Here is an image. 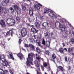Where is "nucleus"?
<instances>
[{
	"instance_id": "1a4fd4ad",
	"label": "nucleus",
	"mask_w": 74,
	"mask_h": 74,
	"mask_svg": "<svg viewBox=\"0 0 74 74\" xmlns=\"http://www.w3.org/2000/svg\"><path fill=\"white\" fill-rule=\"evenodd\" d=\"M58 22L59 23L60 30H61L62 32H63L65 31V29L66 27V25H61L59 21H58Z\"/></svg>"
},
{
	"instance_id": "ddd939ff",
	"label": "nucleus",
	"mask_w": 74,
	"mask_h": 74,
	"mask_svg": "<svg viewBox=\"0 0 74 74\" xmlns=\"http://www.w3.org/2000/svg\"><path fill=\"white\" fill-rule=\"evenodd\" d=\"M57 72H59V71H61V72H63L64 70V68L63 67L59 66L57 67Z\"/></svg>"
},
{
	"instance_id": "cd10ccee",
	"label": "nucleus",
	"mask_w": 74,
	"mask_h": 74,
	"mask_svg": "<svg viewBox=\"0 0 74 74\" xmlns=\"http://www.w3.org/2000/svg\"><path fill=\"white\" fill-rule=\"evenodd\" d=\"M64 51V49H63L62 48H59V51L60 52V53H63Z\"/></svg>"
},
{
	"instance_id": "c03bdc74",
	"label": "nucleus",
	"mask_w": 74,
	"mask_h": 74,
	"mask_svg": "<svg viewBox=\"0 0 74 74\" xmlns=\"http://www.w3.org/2000/svg\"><path fill=\"white\" fill-rule=\"evenodd\" d=\"M3 8L2 7H1V6L0 7V10H2V11H3Z\"/></svg>"
},
{
	"instance_id": "2f4dec72",
	"label": "nucleus",
	"mask_w": 74,
	"mask_h": 74,
	"mask_svg": "<svg viewBox=\"0 0 74 74\" xmlns=\"http://www.w3.org/2000/svg\"><path fill=\"white\" fill-rule=\"evenodd\" d=\"M42 44L44 45H45V41L44 40V39H42Z\"/></svg>"
},
{
	"instance_id": "473e14b6",
	"label": "nucleus",
	"mask_w": 74,
	"mask_h": 74,
	"mask_svg": "<svg viewBox=\"0 0 74 74\" xmlns=\"http://www.w3.org/2000/svg\"><path fill=\"white\" fill-rule=\"evenodd\" d=\"M0 45L2 47H4V45L3 44V42H2V41H0Z\"/></svg>"
},
{
	"instance_id": "8fccbe9b",
	"label": "nucleus",
	"mask_w": 74,
	"mask_h": 74,
	"mask_svg": "<svg viewBox=\"0 0 74 74\" xmlns=\"http://www.w3.org/2000/svg\"><path fill=\"white\" fill-rule=\"evenodd\" d=\"M64 50H65V51H67V49L66 48H64Z\"/></svg>"
},
{
	"instance_id": "ea45409f",
	"label": "nucleus",
	"mask_w": 74,
	"mask_h": 74,
	"mask_svg": "<svg viewBox=\"0 0 74 74\" xmlns=\"http://www.w3.org/2000/svg\"><path fill=\"white\" fill-rule=\"evenodd\" d=\"M40 66L42 71H44V67L43 66H42V65H41Z\"/></svg>"
},
{
	"instance_id": "4be33fe9",
	"label": "nucleus",
	"mask_w": 74,
	"mask_h": 74,
	"mask_svg": "<svg viewBox=\"0 0 74 74\" xmlns=\"http://www.w3.org/2000/svg\"><path fill=\"white\" fill-rule=\"evenodd\" d=\"M9 10H10V11L11 12V14H14L15 12L14 10V9H13L12 7L10 8Z\"/></svg>"
},
{
	"instance_id": "20e7f679",
	"label": "nucleus",
	"mask_w": 74,
	"mask_h": 74,
	"mask_svg": "<svg viewBox=\"0 0 74 74\" xmlns=\"http://www.w3.org/2000/svg\"><path fill=\"white\" fill-rule=\"evenodd\" d=\"M7 23L9 26H12L13 25H15V21L14 19L11 18H9L7 19Z\"/></svg>"
},
{
	"instance_id": "052dcab7",
	"label": "nucleus",
	"mask_w": 74,
	"mask_h": 74,
	"mask_svg": "<svg viewBox=\"0 0 74 74\" xmlns=\"http://www.w3.org/2000/svg\"><path fill=\"white\" fill-rule=\"evenodd\" d=\"M71 55H73V56H74V53H72Z\"/></svg>"
},
{
	"instance_id": "5701e85b",
	"label": "nucleus",
	"mask_w": 74,
	"mask_h": 74,
	"mask_svg": "<svg viewBox=\"0 0 74 74\" xmlns=\"http://www.w3.org/2000/svg\"><path fill=\"white\" fill-rule=\"evenodd\" d=\"M29 47L31 48V49H32V50H33V51H34V50L35 49V48H34V46L32 44H29Z\"/></svg>"
},
{
	"instance_id": "c9c22d12",
	"label": "nucleus",
	"mask_w": 74,
	"mask_h": 74,
	"mask_svg": "<svg viewBox=\"0 0 74 74\" xmlns=\"http://www.w3.org/2000/svg\"><path fill=\"white\" fill-rule=\"evenodd\" d=\"M48 65L49 66L48 68H47V69L49 70H51V68H50V65L49 63H48Z\"/></svg>"
},
{
	"instance_id": "e433bc0d",
	"label": "nucleus",
	"mask_w": 74,
	"mask_h": 74,
	"mask_svg": "<svg viewBox=\"0 0 74 74\" xmlns=\"http://www.w3.org/2000/svg\"><path fill=\"white\" fill-rule=\"evenodd\" d=\"M22 42V40L21 39H19L18 40V43L19 44H21V42Z\"/></svg>"
},
{
	"instance_id": "bb28decb",
	"label": "nucleus",
	"mask_w": 74,
	"mask_h": 74,
	"mask_svg": "<svg viewBox=\"0 0 74 74\" xmlns=\"http://www.w3.org/2000/svg\"><path fill=\"white\" fill-rule=\"evenodd\" d=\"M35 2V4L34 5H39V6H42L41 4L40 3H38V2L37 1H34Z\"/></svg>"
},
{
	"instance_id": "603ef678",
	"label": "nucleus",
	"mask_w": 74,
	"mask_h": 74,
	"mask_svg": "<svg viewBox=\"0 0 74 74\" xmlns=\"http://www.w3.org/2000/svg\"><path fill=\"white\" fill-rule=\"evenodd\" d=\"M22 50L23 51H26V50H25V49H22Z\"/></svg>"
},
{
	"instance_id": "a211bd4d",
	"label": "nucleus",
	"mask_w": 74,
	"mask_h": 74,
	"mask_svg": "<svg viewBox=\"0 0 74 74\" xmlns=\"http://www.w3.org/2000/svg\"><path fill=\"white\" fill-rule=\"evenodd\" d=\"M52 58L53 60H52L54 63H55V60L56 59V55L54 53H53L52 54Z\"/></svg>"
},
{
	"instance_id": "39448f33",
	"label": "nucleus",
	"mask_w": 74,
	"mask_h": 74,
	"mask_svg": "<svg viewBox=\"0 0 74 74\" xmlns=\"http://www.w3.org/2000/svg\"><path fill=\"white\" fill-rule=\"evenodd\" d=\"M21 33L22 37L26 36V35H27V29L25 27H23L22 29L21 30Z\"/></svg>"
},
{
	"instance_id": "58836bf2",
	"label": "nucleus",
	"mask_w": 74,
	"mask_h": 74,
	"mask_svg": "<svg viewBox=\"0 0 74 74\" xmlns=\"http://www.w3.org/2000/svg\"><path fill=\"white\" fill-rule=\"evenodd\" d=\"M16 19L17 21H20V20L21 19V18L19 17H17L16 18Z\"/></svg>"
},
{
	"instance_id": "72a5a7b5",
	"label": "nucleus",
	"mask_w": 74,
	"mask_h": 74,
	"mask_svg": "<svg viewBox=\"0 0 74 74\" xmlns=\"http://www.w3.org/2000/svg\"><path fill=\"white\" fill-rule=\"evenodd\" d=\"M45 53L46 54V55H49V51L48 50L45 51Z\"/></svg>"
},
{
	"instance_id": "e2e57ef3",
	"label": "nucleus",
	"mask_w": 74,
	"mask_h": 74,
	"mask_svg": "<svg viewBox=\"0 0 74 74\" xmlns=\"http://www.w3.org/2000/svg\"><path fill=\"white\" fill-rule=\"evenodd\" d=\"M29 40H31V41H32V39L29 38Z\"/></svg>"
},
{
	"instance_id": "bf43d9fd",
	"label": "nucleus",
	"mask_w": 74,
	"mask_h": 74,
	"mask_svg": "<svg viewBox=\"0 0 74 74\" xmlns=\"http://www.w3.org/2000/svg\"><path fill=\"white\" fill-rule=\"evenodd\" d=\"M71 67L70 66H69V70H70V69H71Z\"/></svg>"
},
{
	"instance_id": "de8ad7c7",
	"label": "nucleus",
	"mask_w": 74,
	"mask_h": 74,
	"mask_svg": "<svg viewBox=\"0 0 74 74\" xmlns=\"http://www.w3.org/2000/svg\"><path fill=\"white\" fill-rule=\"evenodd\" d=\"M10 72L11 74H14V73H13V72H12V71L11 70H10Z\"/></svg>"
},
{
	"instance_id": "4468645a",
	"label": "nucleus",
	"mask_w": 74,
	"mask_h": 74,
	"mask_svg": "<svg viewBox=\"0 0 74 74\" xmlns=\"http://www.w3.org/2000/svg\"><path fill=\"white\" fill-rule=\"evenodd\" d=\"M17 56L19 58L20 60L23 59V58H24L23 55L21 53H18L17 54Z\"/></svg>"
},
{
	"instance_id": "5fc2aeb1",
	"label": "nucleus",
	"mask_w": 74,
	"mask_h": 74,
	"mask_svg": "<svg viewBox=\"0 0 74 74\" xmlns=\"http://www.w3.org/2000/svg\"><path fill=\"white\" fill-rule=\"evenodd\" d=\"M48 33L46 34L45 35L46 37H47L48 36Z\"/></svg>"
},
{
	"instance_id": "aec40b11",
	"label": "nucleus",
	"mask_w": 74,
	"mask_h": 74,
	"mask_svg": "<svg viewBox=\"0 0 74 74\" xmlns=\"http://www.w3.org/2000/svg\"><path fill=\"white\" fill-rule=\"evenodd\" d=\"M8 56L9 57H10V59H12L13 60H15L14 58V57H13V54H12V53H11L10 54H9Z\"/></svg>"
},
{
	"instance_id": "09e8293b",
	"label": "nucleus",
	"mask_w": 74,
	"mask_h": 74,
	"mask_svg": "<svg viewBox=\"0 0 74 74\" xmlns=\"http://www.w3.org/2000/svg\"><path fill=\"white\" fill-rule=\"evenodd\" d=\"M62 45H63V47H64V46H65V45L64 44V43H63L62 44Z\"/></svg>"
},
{
	"instance_id": "a19ab883",
	"label": "nucleus",
	"mask_w": 74,
	"mask_h": 74,
	"mask_svg": "<svg viewBox=\"0 0 74 74\" xmlns=\"http://www.w3.org/2000/svg\"><path fill=\"white\" fill-rule=\"evenodd\" d=\"M71 42H72V44H74V39L73 38L71 39Z\"/></svg>"
},
{
	"instance_id": "774afa93",
	"label": "nucleus",
	"mask_w": 74,
	"mask_h": 74,
	"mask_svg": "<svg viewBox=\"0 0 74 74\" xmlns=\"http://www.w3.org/2000/svg\"><path fill=\"white\" fill-rule=\"evenodd\" d=\"M1 36V35H0V37Z\"/></svg>"
},
{
	"instance_id": "7c9ffc66",
	"label": "nucleus",
	"mask_w": 74,
	"mask_h": 74,
	"mask_svg": "<svg viewBox=\"0 0 74 74\" xmlns=\"http://www.w3.org/2000/svg\"><path fill=\"white\" fill-rule=\"evenodd\" d=\"M26 10V7L25 6H22V10L23 11H25Z\"/></svg>"
},
{
	"instance_id": "f8f14e48",
	"label": "nucleus",
	"mask_w": 74,
	"mask_h": 74,
	"mask_svg": "<svg viewBox=\"0 0 74 74\" xmlns=\"http://www.w3.org/2000/svg\"><path fill=\"white\" fill-rule=\"evenodd\" d=\"M33 8H30L29 9V14L30 17L33 16Z\"/></svg>"
},
{
	"instance_id": "423d86ee",
	"label": "nucleus",
	"mask_w": 74,
	"mask_h": 74,
	"mask_svg": "<svg viewBox=\"0 0 74 74\" xmlns=\"http://www.w3.org/2000/svg\"><path fill=\"white\" fill-rule=\"evenodd\" d=\"M34 63L36 66L37 70H36L37 71V74H42L40 71V65L38 64V62L37 60L34 61Z\"/></svg>"
},
{
	"instance_id": "338daca9",
	"label": "nucleus",
	"mask_w": 74,
	"mask_h": 74,
	"mask_svg": "<svg viewBox=\"0 0 74 74\" xmlns=\"http://www.w3.org/2000/svg\"><path fill=\"white\" fill-rule=\"evenodd\" d=\"M55 27H56V28H57L56 27V26H55Z\"/></svg>"
},
{
	"instance_id": "412c9836",
	"label": "nucleus",
	"mask_w": 74,
	"mask_h": 74,
	"mask_svg": "<svg viewBox=\"0 0 74 74\" xmlns=\"http://www.w3.org/2000/svg\"><path fill=\"white\" fill-rule=\"evenodd\" d=\"M36 44H38L39 47H41V44H40V40L38 39L37 40H36Z\"/></svg>"
},
{
	"instance_id": "864d4df0",
	"label": "nucleus",
	"mask_w": 74,
	"mask_h": 74,
	"mask_svg": "<svg viewBox=\"0 0 74 74\" xmlns=\"http://www.w3.org/2000/svg\"><path fill=\"white\" fill-rule=\"evenodd\" d=\"M61 21L62 23H64V21L62 20H61Z\"/></svg>"
},
{
	"instance_id": "dca6fc26",
	"label": "nucleus",
	"mask_w": 74,
	"mask_h": 74,
	"mask_svg": "<svg viewBox=\"0 0 74 74\" xmlns=\"http://www.w3.org/2000/svg\"><path fill=\"white\" fill-rule=\"evenodd\" d=\"M31 30L32 32H33L34 34L37 33V32H38V30H36V29L34 27H32V28H31Z\"/></svg>"
},
{
	"instance_id": "a878e982",
	"label": "nucleus",
	"mask_w": 74,
	"mask_h": 74,
	"mask_svg": "<svg viewBox=\"0 0 74 74\" xmlns=\"http://www.w3.org/2000/svg\"><path fill=\"white\" fill-rule=\"evenodd\" d=\"M36 50L38 54H40V53H41V50H40V49H39L38 47H36Z\"/></svg>"
},
{
	"instance_id": "393cba45",
	"label": "nucleus",
	"mask_w": 74,
	"mask_h": 74,
	"mask_svg": "<svg viewBox=\"0 0 74 74\" xmlns=\"http://www.w3.org/2000/svg\"><path fill=\"white\" fill-rule=\"evenodd\" d=\"M36 60H38L39 62H41V60H40V56H36Z\"/></svg>"
},
{
	"instance_id": "b1692460",
	"label": "nucleus",
	"mask_w": 74,
	"mask_h": 74,
	"mask_svg": "<svg viewBox=\"0 0 74 74\" xmlns=\"http://www.w3.org/2000/svg\"><path fill=\"white\" fill-rule=\"evenodd\" d=\"M50 44V42L48 40L46 41V45L47 47H49V44Z\"/></svg>"
},
{
	"instance_id": "6ab92c4d",
	"label": "nucleus",
	"mask_w": 74,
	"mask_h": 74,
	"mask_svg": "<svg viewBox=\"0 0 74 74\" xmlns=\"http://www.w3.org/2000/svg\"><path fill=\"white\" fill-rule=\"evenodd\" d=\"M73 51V49L72 48H68V52L69 53H71V52Z\"/></svg>"
},
{
	"instance_id": "2eb2a0df",
	"label": "nucleus",
	"mask_w": 74,
	"mask_h": 74,
	"mask_svg": "<svg viewBox=\"0 0 74 74\" xmlns=\"http://www.w3.org/2000/svg\"><path fill=\"white\" fill-rule=\"evenodd\" d=\"M34 6L35 10H39L40 9V8H41L40 7H42V6H40L38 5H34Z\"/></svg>"
},
{
	"instance_id": "9d476101",
	"label": "nucleus",
	"mask_w": 74,
	"mask_h": 74,
	"mask_svg": "<svg viewBox=\"0 0 74 74\" xmlns=\"http://www.w3.org/2000/svg\"><path fill=\"white\" fill-rule=\"evenodd\" d=\"M0 24L2 28H3L4 29H5L6 28L7 26L5 24V22H4V21L3 20H1L0 21Z\"/></svg>"
},
{
	"instance_id": "3c124183",
	"label": "nucleus",
	"mask_w": 74,
	"mask_h": 74,
	"mask_svg": "<svg viewBox=\"0 0 74 74\" xmlns=\"http://www.w3.org/2000/svg\"><path fill=\"white\" fill-rule=\"evenodd\" d=\"M7 40L8 41H10V40H11V38H8Z\"/></svg>"
},
{
	"instance_id": "c756f323",
	"label": "nucleus",
	"mask_w": 74,
	"mask_h": 74,
	"mask_svg": "<svg viewBox=\"0 0 74 74\" xmlns=\"http://www.w3.org/2000/svg\"><path fill=\"white\" fill-rule=\"evenodd\" d=\"M43 67H46L48 66V64L47 62H44L43 63Z\"/></svg>"
},
{
	"instance_id": "f3484780",
	"label": "nucleus",
	"mask_w": 74,
	"mask_h": 74,
	"mask_svg": "<svg viewBox=\"0 0 74 74\" xmlns=\"http://www.w3.org/2000/svg\"><path fill=\"white\" fill-rule=\"evenodd\" d=\"M42 26L45 28V29H46V27L48 26V23L47 22H44L42 24Z\"/></svg>"
},
{
	"instance_id": "0e129e2a",
	"label": "nucleus",
	"mask_w": 74,
	"mask_h": 74,
	"mask_svg": "<svg viewBox=\"0 0 74 74\" xmlns=\"http://www.w3.org/2000/svg\"><path fill=\"white\" fill-rule=\"evenodd\" d=\"M4 14H5V12H4Z\"/></svg>"
},
{
	"instance_id": "69168bd1",
	"label": "nucleus",
	"mask_w": 74,
	"mask_h": 74,
	"mask_svg": "<svg viewBox=\"0 0 74 74\" xmlns=\"http://www.w3.org/2000/svg\"><path fill=\"white\" fill-rule=\"evenodd\" d=\"M1 11H0V13H1Z\"/></svg>"
},
{
	"instance_id": "4c0bfd02",
	"label": "nucleus",
	"mask_w": 74,
	"mask_h": 74,
	"mask_svg": "<svg viewBox=\"0 0 74 74\" xmlns=\"http://www.w3.org/2000/svg\"><path fill=\"white\" fill-rule=\"evenodd\" d=\"M1 5L3 6H4L5 5V2L4 1V2H2L1 3Z\"/></svg>"
},
{
	"instance_id": "f257e3e1",
	"label": "nucleus",
	"mask_w": 74,
	"mask_h": 74,
	"mask_svg": "<svg viewBox=\"0 0 74 74\" xmlns=\"http://www.w3.org/2000/svg\"><path fill=\"white\" fill-rule=\"evenodd\" d=\"M34 56V54L32 53H29L28 54V58H27V61L26 62L27 66H30V64H32L33 62V57Z\"/></svg>"
},
{
	"instance_id": "6e6d98bb",
	"label": "nucleus",
	"mask_w": 74,
	"mask_h": 74,
	"mask_svg": "<svg viewBox=\"0 0 74 74\" xmlns=\"http://www.w3.org/2000/svg\"><path fill=\"white\" fill-rule=\"evenodd\" d=\"M30 26H31V27H34V25H31Z\"/></svg>"
},
{
	"instance_id": "4d7b16f0",
	"label": "nucleus",
	"mask_w": 74,
	"mask_h": 74,
	"mask_svg": "<svg viewBox=\"0 0 74 74\" xmlns=\"http://www.w3.org/2000/svg\"><path fill=\"white\" fill-rule=\"evenodd\" d=\"M34 39H36V36H34Z\"/></svg>"
},
{
	"instance_id": "7ed1b4c3",
	"label": "nucleus",
	"mask_w": 74,
	"mask_h": 74,
	"mask_svg": "<svg viewBox=\"0 0 74 74\" xmlns=\"http://www.w3.org/2000/svg\"><path fill=\"white\" fill-rule=\"evenodd\" d=\"M49 12H50V13L49 14V16L53 18V17H55L56 15L54 14L55 13L52 10H51V9L45 8V12H44V14H46V13H49Z\"/></svg>"
},
{
	"instance_id": "13d9d810",
	"label": "nucleus",
	"mask_w": 74,
	"mask_h": 74,
	"mask_svg": "<svg viewBox=\"0 0 74 74\" xmlns=\"http://www.w3.org/2000/svg\"><path fill=\"white\" fill-rule=\"evenodd\" d=\"M36 56H39V55H38L37 54H36Z\"/></svg>"
},
{
	"instance_id": "49530a36",
	"label": "nucleus",
	"mask_w": 74,
	"mask_h": 74,
	"mask_svg": "<svg viewBox=\"0 0 74 74\" xmlns=\"http://www.w3.org/2000/svg\"><path fill=\"white\" fill-rule=\"evenodd\" d=\"M26 25H27V26H30V24H29V23H27L26 24Z\"/></svg>"
},
{
	"instance_id": "a18cd8bd",
	"label": "nucleus",
	"mask_w": 74,
	"mask_h": 74,
	"mask_svg": "<svg viewBox=\"0 0 74 74\" xmlns=\"http://www.w3.org/2000/svg\"><path fill=\"white\" fill-rule=\"evenodd\" d=\"M2 58V55H1L0 54V60H1V59Z\"/></svg>"
},
{
	"instance_id": "f03ea898",
	"label": "nucleus",
	"mask_w": 74,
	"mask_h": 74,
	"mask_svg": "<svg viewBox=\"0 0 74 74\" xmlns=\"http://www.w3.org/2000/svg\"><path fill=\"white\" fill-rule=\"evenodd\" d=\"M2 57L1 58V61L3 63L2 64L3 66H5V67H7L8 66H9L10 67V62L8 63L7 60L5 59V56L4 55H2Z\"/></svg>"
},
{
	"instance_id": "c85d7f7f",
	"label": "nucleus",
	"mask_w": 74,
	"mask_h": 74,
	"mask_svg": "<svg viewBox=\"0 0 74 74\" xmlns=\"http://www.w3.org/2000/svg\"><path fill=\"white\" fill-rule=\"evenodd\" d=\"M35 26L36 27H38L40 26V24L38 23V22H36L35 23Z\"/></svg>"
},
{
	"instance_id": "37998d69",
	"label": "nucleus",
	"mask_w": 74,
	"mask_h": 74,
	"mask_svg": "<svg viewBox=\"0 0 74 74\" xmlns=\"http://www.w3.org/2000/svg\"><path fill=\"white\" fill-rule=\"evenodd\" d=\"M4 1H5V3L6 4H7V3H9V0H5Z\"/></svg>"
},
{
	"instance_id": "6e6552de",
	"label": "nucleus",
	"mask_w": 74,
	"mask_h": 74,
	"mask_svg": "<svg viewBox=\"0 0 74 74\" xmlns=\"http://www.w3.org/2000/svg\"><path fill=\"white\" fill-rule=\"evenodd\" d=\"M14 33V32L12 30H10L7 33L4 32L3 33V34L4 35L5 37H8L10 36H11V37H12V34Z\"/></svg>"
},
{
	"instance_id": "680f3d73",
	"label": "nucleus",
	"mask_w": 74,
	"mask_h": 74,
	"mask_svg": "<svg viewBox=\"0 0 74 74\" xmlns=\"http://www.w3.org/2000/svg\"><path fill=\"white\" fill-rule=\"evenodd\" d=\"M72 34H73V36H74V32H72Z\"/></svg>"
},
{
	"instance_id": "9b49d317",
	"label": "nucleus",
	"mask_w": 74,
	"mask_h": 74,
	"mask_svg": "<svg viewBox=\"0 0 74 74\" xmlns=\"http://www.w3.org/2000/svg\"><path fill=\"white\" fill-rule=\"evenodd\" d=\"M0 74H9V71L7 70H5L4 71L3 69H0Z\"/></svg>"
},
{
	"instance_id": "f704fd0d",
	"label": "nucleus",
	"mask_w": 74,
	"mask_h": 74,
	"mask_svg": "<svg viewBox=\"0 0 74 74\" xmlns=\"http://www.w3.org/2000/svg\"><path fill=\"white\" fill-rule=\"evenodd\" d=\"M24 47L26 48H29V47H30L29 46V45L27 44H25Z\"/></svg>"
},
{
	"instance_id": "0eeeda50",
	"label": "nucleus",
	"mask_w": 74,
	"mask_h": 74,
	"mask_svg": "<svg viewBox=\"0 0 74 74\" xmlns=\"http://www.w3.org/2000/svg\"><path fill=\"white\" fill-rule=\"evenodd\" d=\"M13 8L15 11L17 12V14H19L21 13V9L17 5H13Z\"/></svg>"
},
{
	"instance_id": "79ce46f5",
	"label": "nucleus",
	"mask_w": 74,
	"mask_h": 74,
	"mask_svg": "<svg viewBox=\"0 0 74 74\" xmlns=\"http://www.w3.org/2000/svg\"><path fill=\"white\" fill-rule=\"evenodd\" d=\"M64 60L65 62H67V56H65L64 57Z\"/></svg>"
}]
</instances>
